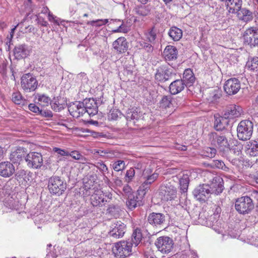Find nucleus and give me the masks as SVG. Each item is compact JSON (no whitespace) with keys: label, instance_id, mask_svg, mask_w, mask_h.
I'll return each instance as SVG.
<instances>
[{"label":"nucleus","instance_id":"obj_41","mask_svg":"<svg viewBox=\"0 0 258 258\" xmlns=\"http://www.w3.org/2000/svg\"><path fill=\"white\" fill-rule=\"evenodd\" d=\"M36 98L37 99V104L41 108L45 109V107L50 105V98L44 94H37Z\"/></svg>","mask_w":258,"mask_h":258},{"label":"nucleus","instance_id":"obj_45","mask_svg":"<svg viewBox=\"0 0 258 258\" xmlns=\"http://www.w3.org/2000/svg\"><path fill=\"white\" fill-rule=\"evenodd\" d=\"M136 13L141 16H146L150 13V9L148 6H140L135 9Z\"/></svg>","mask_w":258,"mask_h":258},{"label":"nucleus","instance_id":"obj_1","mask_svg":"<svg viewBox=\"0 0 258 258\" xmlns=\"http://www.w3.org/2000/svg\"><path fill=\"white\" fill-rule=\"evenodd\" d=\"M67 184L64 179L58 176H52L49 178L48 189L53 195L59 196L62 195L67 189Z\"/></svg>","mask_w":258,"mask_h":258},{"label":"nucleus","instance_id":"obj_46","mask_svg":"<svg viewBox=\"0 0 258 258\" xmlns=\"http://www.w3.org/2000/svg\"><path fill=\"white\" fill-rule=\"evenodd\" d=\"M120 208L117 205L109 204L107 209V213L114 217H117L119 215Z\"/></svg>","mask_w":258,"mask_h":258},{"label":"nucleus","instance_id":"obj_55","mask_svg":"<svg viewBox=\"0 0 258 258\" xmlns=\"http://www.w3.org/2000/svg\"><path fill=\"white\" fill-rule=\"evenodd\" d=\"M51 108L55 111H59L63 108V105L59 102V101L54 100L51 102Z\"/></svg>","mask_w":258,"mask_h":258},{"label":"nucleus","instance_id":"obj_23","mask_svg":"<svg viewBox=\"0 0 258 258\" xmlns=\"http://www.w3.org/2000/svg\"><path fill=\"white\" fill-rule=\"evenodd\" d=\"M14 55L17 59L26 57L29 54V50L26 44H20L16 46L13 50Z\"/></svg>","mask_w":258,"mask_h":258},{"label":"nucleus","instance_id":"obj_7","mask_svg":"<svg viewBox=\"0 0 258 258\" xmlns=\"http://www.w3.org/2000/svg\"><path fill=\"white\" fill-rule=\"evenodd\" d=\"M25 161L29 168L34 169L40 168L43 163L42 155L36 152L28 153L26 156Z\"/></svg>","mask_w":258,"mask_h":258},{"label":"nucleus","instance_id":"obj_5","mask_svg":"<svg viewBox=\"0 0 258 258\" xmlns=\"http://www.w3.org/2000/svg\"><path fill=\"white\" fill-rule=\"evenodd\" d=\"M132 247V244L127 240L121 241L115 243L112 250L116 256L125 258L130 255Z\"/></svg>","mask_w":258,"mask_h":258},{"label":"nucleus","instance_id":"obj_22","mask_svg":"<svg viewBox=\"0 0 258 258\" xmlns=\"http://www.w3.org/2000/svg\"><path fill=\"white\" fill-rule=\"evenodd\" d=\"M91 201L93 207H102L106 203H109V201L104 198V193L102 191L97 192L92 195L91 197Z\"/></svg>","mask_w":258,"mask_h":258},{"label":"nucleus","instance_id":"obj_59","mask_svg":"<svg viewBox=\"0 0 258 258\" xmlns=\"http://www.w3.org/2000/svg\"><path fill=\"white\" fill-rule=\"evenodd\" d=\"M112 32L117 33V32H123L124 33H127L128 31V28L125 25H124L123 24L120 25L117 29L115 30H113Z\"/></svg>","mask_w":258,"mask_h":258},{"label":"nucleus","instance_id":"obj_53","mask_svg":"<svg viewBox=\"0 0 258 258\" xmlns=\"http://www.w3.org/2000/svg\"><path fill=\"white\" fill-rule=\"evenodd\" d=\"M140 46L142 48L145 49L148 52H151L153 50V46L148 43L145 42L144 40H141L139 42Z\"/></svg>","mask_w":258,"mask_h":258},{"label":"nucleus","instance_id":"obj_56","mask_svg":"<svg viewBox=\"0 0 258 258\" xmlns=\"http://www.w3.org/2000/svg\"><path fill=\"white\" fill-rule=\"evenodd\" d=\"M91 153L94 155H98L101 157H105L106 154L109 153L108 150H101V149H93L91 150Z\"/></svg>","mask_w":258,"mask_h":258},{"label":"nucleus","instance_id":"obj_42","mask_svg":"<svg viewBox=\"0 0 258 258\" xmlns=\"http://www.w3.org/2000/svg\"><path fill=\"white\" fill-rule=\"evenodd\" d=\"M173 97L171 95H165L160 101V107L162 108H170L172 105Z\"/></svg>","mask_w":258,"mask_h":258},{"label":"nucleus","instance_id":"obj_27","mask_svg":"<svg viewBox=\"0 0 258 258\" xmlns=\"http://www.w3.org/2000/svg\"><path fill=\"white\" fill-rule=\"evenodd\" d=\"M80 102L73 103L68 106V110L73 117L78 118L84 114V109L82 105L79 104Z\"/></svg>","mask_w":258,"mask_h":258},{"label":"nucleus","instance_id":"obj_43","mask_svg":"<svg viewBox=\"0 0 258 258\" xmlns=\"http://www.w3.org/2000/svg\"><path fill=\"white\" fill-rule=\"evenodd\" d=\"M253 130H236L238 139L242 141L249 140L252 134Z\"/></svg>","mask_w":258,"mask_h":258},{"label":"nucleus","instance_id":"obj_6","mask_svg":"<svg viewBox=\"0 0 258 258\" xmlns=\"http://www.w3.org/2000/svg\"><path fill=\"white\" fill-rule=\"evenodd\" d=\"M158 250L163 253H168L173 247L172 239L168 236L158 237L155 242Z\"/></svg>","mask_w":258,"mask_h":258},{"label":"nucleus","instance_id":"obj_31","mask_svg":"<svg viewBox=\"0 0 258 258\" xmlns=\"http://www.w3.org/2000/svg\"><path fill=\"white\" fill-rule=\"evenodd\" d=\"M143 115V113L141 111V109L138 107H132L128 108L126 111V119L130 120H138Z\"/></svg>","mask_w":258,"mask_h":258},{"label":"nucleus","instance_id":"obj_10","mask_svg":"<svg viewBox=\"0 0 258 258\" xmlns=\"http://www.w3.org/2000/svg\"><path fill=\"white\" fill-rule=\"evenodd\" d=\"M108 235L114 238H120L123 236L126 230V225L120 221L112 223L110 226Z\"/></svg>","mask_w":258,"mask_h":258},{"label":"nucleus","instance_id":"obj_21","mask_svg":"<svg viewBox=\"0 0 258 258\" xmlns=\"http://www.w3.org/2000/svg\"><path fill=\"white\" fill-rule=\"evenodd\" d=\"M138 196L137 194H130L128 195L126 201V205L130 210H133L136 207H140L143 205L142 201Z\"/></svg>","mask_w":258,"mask_h":258},{"label":"nucleus","instance_id":"obj_19","mask_svg":"<svg viewBox=\"0 0 258 258\" xmlns=\"http://www.w3.org/2000/svg\"><path fill=\"white\" fill-rule=\"evenodd\" d=\"M160 193L162 200L171 201L176 198L177 190L173 186H165L161 188Z\"/></svg>","mask_w":258,"mask_h":258},{"label":"nucleus","instance_id":"obj_20","mask_svg":"<svg viewBox=\"0 0 258 258\" xmlns=\"http://www.w3.org/2000/svg\"><path fill=\"white\" fill-rule=\"evenodd\" d=\"M15 172L13 164L10 162H2L0 163V175L4 177H9Z\"/></svg>","mask_w":258,"mask_h":258},{"label":"nucleus","instance_id":"obj_18","mask_svg":"<svg viewBox=\"0 0 258 258\" xmlns=\"http://www.w3.org/2000/svg\"><path fill=\"white\" fill-rule=\"evenodd\" d=\"M112 47L117 54H122L127 50L128 43L125 37H120L113 42Z\"/></svg>","mask_w":258,"mask_h":258},{"label":"nucleus","instance_id":"obj_50","mask_svg":"<svg viewBox=\"0 0 258 258\" xmlns=\"http://www.w3.org/2000/svg\"><path fill=\"white\" fill-rule=\"evenodd\" d=\"M69 156H71L75 160H81L83 161H86V158L81 155L79 151H73L71 152H69Z\"/></svg>","mask_w":258,"mask_h":258},{"label":"nucleus","instance_id":"obj_17","mask_svg":"<svg viewBox=\"0 0 258 258\" xmlns=\"http://www.w3.org/2000/svg\"><path fill=\"white\" fill-rule=\"evenodd\" d=\"M149 223L153 226L160 227L165 224V216L162 213L153 212L147 218Z\"/></svg>","mask_w":258,"mask_h":258},{"label":"nucleus","instance_id":"obj_34","mask_svg":"<svg viewBox=\"0 0 258 258\" xmlns=\"http://www.w3.org/2000/svg\"><path fill=\"white\" fill-rule=\"evenodd\" d=\"M163 55L166 60H174L177 58V50L175 46L168 45L163 51Z\"/></svg>","mask_w":258,"mask_h":258},{"label":"nucleus","instance_id":"obj_25","mask_svg":"<svg viewBox=\"0 0 258 258\" xmlns=\"http://www.w3.org/2000/svg\"><path fill=\"white\" fill-rule=\"evenodd\" d=\"M214 118V127L215 129H229L232 127L229 123V120L224 116H220L219 114H215Z\"/></svg>","mask_w":258,"mask_h":258},{"label":"nucleus","instance_id":"obj_52","mask_svg":"<svg viewBox=\"0 0 258 258\" xmlns=\"http://www.w3.org/2000/svg\"><path fill=\"white\" fill-rule=\"evenodd\" d=\"M120 112L116 109H111L110 110L108 117L109 120H116L118 117L119 115H120Z\"/></svg>","mask_w":258,"mask_h":258},{"label":"nucleus","instance_id":"obj_16","mask_svg":"<svg viewBox=\"0 0 258 258\" xmlns=\"http://www.w3.org/2000/svg\"><path fill=\"white\" fill-rule=\"evenodd\" d=\"M242 113V109L240 106L230 104L226 107L223 115L227 119H232L240 116Z\"/></svg>","mask_w":258,"mask_h":258},{"label":"nucleus","instance_id":"obj_64","mask_svg":"<svg viewBox=\"0 0 258 258\" xmlns=\"http://www.w3.org/2000/svg\"><path fill=\"white\" fill-rule=\"evenodd\" d=\"M92 25H95L97 27H100L103 25L102 19H98L96 21H92L89 23Z\"/></svg>","mask_w":258,"mask_h":258},{"label":"nucleus","instance_id":"obj_33","mask_svg":"<svg viewBox=\"0 0 258 258\" xmlns=\"http://www.w3.org/2000/svg\"><path fill=\"white\" fill-rule=\"evenodd\" d=\"M185 84L186 87H190L193 85L195 82L196 78L195 75L190 69L184 70L183 74V78L181 79Z\"/></svg>","mask_w":258,"mask_h":258},{"label":"nucleus","instance_id":"obj_24","mask_svg":"<svg viewBox=\"0 0 258 258\" xmlns=\"http://www.w3.org/2000/svg\"><path fill=\"white\" fill-rule=\"evenodd\" d=\"M229 13L234 14L238 12L242 7V0H227L225 3Z\"/></svg>","mask_w":258,"mask_h":258},{"label":"nucleus","instance_id":"obj_49","mask_svg":"<svg viewBox=\"0 0 258 258\" xmlns=\"http://www.w3.org/2000/svg\"><path fill=\"white\" fill-rule=\"evenodd\" d=\"M147 39L151 43H154L156 38V33L155 27H153L148 32L145 33Z\"/></svg>","mask_w":258,"mask_h":258},{"label":"nucleus","instance_id":"obj_48","mask_svg":"<svg viewBox=\"0 0 258 258\" xmlns=\"http://www.w3.org/2000/svg\"><path fill=\"white\" fill-rule=\"evenodd\" d=\"M253 123L249 119L242 120L238 124L237 129H252Z\"/></svg>","mask_w":258,"mask_h":258},{"label":"nucleus","instance_id":"obj_57","mask_svg":"<svg viewBox=\"0 0 258 258\" xmlns=\"http://www.w3.org/2000/svg\"><path fill=\"white\" fill-rule=\"evenodd\" d=\"M135 171L134 168H131L129 170H127L125 174V180L127 182L132 180L135 176Z\"/></svg>","mask_w":258,"mask_h":258},{"label":"nucleus","instance_id":"obj_13","mask_svg":"<svg viewBox=\"0 0 258 258\" xmlns=\"http://www.w3.org/2000/svg\"><path fill=\"white\" fill-rule=\"evenodd\" d=\"M193 195L195 198L199 201H206L212 194L209 190V185L206 184H200L193 190Z\"/></svg>","mask_w":258,"mask_h":258},{"label":"nucleus","instance_id":"obj_12","mask_svg":"<svg viewBox=\"0 0 258 258\" xmlns=\"http://www.w3.org/2000/svg\"><path fill=\"white\" fill-rule=\"evenodd\" d=\"M28 154V150L26 148L18 147L12 151L9 159L14 164H20V163L25 160L26 156Z\"/></svg>","mask_w":258,"mask_h":258},{"label":"nucleus","instance_id":"obj_54","mask_svg":"<svg viewBox=\"0 0 258 258\" xmlns=\"http://www.w3.org/2000/svg\"><path fill=\"white\" fill-rule=\"evenodd\" d=\"M213 166L216 167L221 169L224 171H227L228 168L227 167L224 162L222 160H216L213 161Z\"/></svg>","mask_w":258,"mask_h":258},{"label":"nucleus","instance_id":"obj_28","mask_svg":"<svg viewBox=\"0 0 258 258\" xmlns=\"http://www.w3.org/2000/svg\"><path fill=\"white\" fill-rule=\"evenodd\" d=\"M185 84L180 79L173 81L169 85V92L172 95H176L181 92L185 88Z\"/></svg>","mask_w":258,"mask_h":258},{"label":"nucleus","instance_id":"obj_3","mask_svg":"<svg viewBox=\"0 0 258 258\" xmlns=\"http://www.w3.org/2000/svg\"><path fill=\"white\" fill-rule=\"evenodd\" d=\"M143 176L145 181L139 187L138 190V195L144 196L150 189V185L153 183L158 178V174L157 173H152V170L148 167L144 169L143 172Z\"/></svg>","mask_w":258,"mask_h":258},{"label":"nucleus","instance_id":"obj_14","mask_svg":"<svg viewBox=\"0 0 258 258\" xmlns=\"http://www.w3.org/2000/svg\"><path fill=\"white\" fill-rule=\"evenodd\" d=\"M79 104L84 109V113L87 112L90 115L93 116L98 113V106L93 98H86Z\"/></svg>","mask_w":258,"mask_h":258},{"label":"nucleus","instance_id":"obj_9","mask_svg":"<svg viewBox=\"0 0 258 258\" xmlns=\"http://www.w3.org/2000/svg\"><path fill=\"white\" fill-rule=\"evenodd\" d=\"M244 42L251 47L258 45V28L250 27L244 32Z\"/></svg>","mask_w":258,"mask_h":258},{"label":"nucleus","instance_id":"obj_15","mask_svg":"<svg viewBox=\"0 0 258 258\" xmlns=\"http://www.w3.org/2000/svg\"><path fill=\"white\" fill-rule=\"evenodd\" d=\"M209 185V190L212 194L218 195L222 192L224 189L223 180L218 176L213 178L210 184H206Z\"/></svg>","mask_w":258,"mask_h":258},{"label":"nucleus","instance_id":"obj_60","mask_svg":"<svg viewBox=\"0 0 258 258\" xmlns=\"http://www.w3.org/2000/svg\"><path fill=\"white\" fill-rule=\"evenodd\" d=\"M96 167L102 172H106L108 171V168L106 165L103 162H98Z\"/></svg>","mask_w":258,"mask_h":258},{"label":"nucleus","instance_id":"obj_38","mask_svg":"<svg viewBox=\"0 0 258 258\" xmlns=\"http://www.w3.org/2000/svg\"><path fill=\"white\" fill-rule=\"evenodd\" d=\"M247 69L255 73H258V57H250L246 62Z\"/></svg>","mask_w":258,"mask_h":258},{"label":"nucleus","instance_id":"obj_4","mask_svg":"<svg viewBox=\"0 0 258 258\" xmlns=\"http://www.w3.org/2000/svg\"><path fill=\"white\" fill-rule=\"evenodd\" d=\"M21 85L25 92H31L37 89L38 83L35 76L30 73H27L24 74L21 77Z\"/></svg>","mask_w":258,"mask_h":258},{"label":"nucleus","instance_id":"obj_44","mask_svg":"<svg viewBox=\"0 0 258 258\" xmlns=\"http://www.w3.org/2000/svg\"><path fill=\"white\" fill-rule=\"evenodd\" d=\"M12 100L16 104L22 105L25 104L26 101L19 92H14L12 94Z\"/></svg>","mask_w":258,"mask_h":258},{"label":"nucleus","instance_id":"obj_32","mask_svg":"<svg viewBox=\"0 0 258 258\" xmlns=\"http://www.w3.org/2000/svg\"><path fill=\"white\" fill-rule=\"evenodd\" d=\"M29 109L34 113H37L44 117H51L52 116V112L47 109L40 108L35 104L30 103L28 105Z\"/></svg>","mask_w":258,"mask_h":258},{"label":"nucleus","instance_id":"obj_51","mask_svg":"<svg viewBox=\"0 0 258 258\" xmlns=\"http://www.w3.org/2000/svg\"><path fill=\"white\" fill-rule=\"evenodd\" d=\"M125 168V163L123 161L118 160L113 165V169L117 172L122 171Z\"/></svg>","mask_w":258,"mask_h":258},{"label":"nucleus","instance_id":"obj_47","mask_svg":"<svg viewBox=\"0 0 258 258\" xmlns=\"http://www.w3.org/2000/svg\"><path fill=\"white\" fill-rule=\"evenodd\" d=\"M217 153V150L214 148L206 147L202 151V155L204 156L213 158Z\"/></svg>","mask_w":258,"mask_h":258},{"label":"nucleus","instance_id":"obj_58","mask_svg":"<svg viewBox=\"0 0 258 258\" xmlns=\"http://www.w3.org/2000/svg\"><path fill=\"white\" fill-rule=\"evenodd\" d=\"M52 151L62 156H69V151L63 150V149H61L60 148H58L57 147H54L52 149Z\"/></svg>","mask_w":258,"mask_h":258},{"label":"nucleus","instance_id":"obj_30","mask_svg":"<svg viewBox=\"0 0 258 258\" xmlns=\"http://www.w3.org/2000/svg\"><path fill=\"white\" fill-rule=\"evenodd\" d=\"M190 175V173L189 171H185L179 178V182L180 189L182 193H185L187 191L189 183Z\"/></svg>","mask_w":258,"mask_h":258},{"label":"nucleus","instance_id":"obj_62","mask_svg":"<svg viewBox=\"0 0 258 258\" xmlns=\"http://www.w3.org/2000/svg\"><path fill=\"white\" fill-rule=\"evenodd\" d=\"M48 19L50 22H52L58 25L59 24V22L58 19H57L56 17L53 16L50 12H49L48 14Z\"/></svg>","mask_w":258,"mask_h":258},{"label":"nucleus","instance_id":"obj_29","mask_svg":"<svg viewBox=\"0 0 258 258\" xmlns=\"http://www.w3.org/2000/svg\"><path fill=\"white\" fill-rule=\"evenodd\" d=\"M143 238L142 230L137 227L134 229L131 239L127 240L132 244V246L137 247L141 242Z\"/></svg>","mask_w":258,"mask_h":258},{"label":"nucleus","instance_id":"obj_40","mask_svg":"<svg viewBox=\"0 0 258 258\" xmlns=\"http://www.w3.org/2000/svg\"><path fill=\"white\" fill-rule=\"evenodd\" d=\"M32 173L30 171H26L21 169L16 172L15 174L16 179L18 181L23 179L25 181L28 182L32 179Z\"/></svg>","mask_w":258,"mask_h":258},{"label":"nucleus","instance_id":"obj_61","mask_svg":"<svg viewBox=\"0 0 258 258\" xmlns=\"http://www.w3.org/2000/svg\"><path fill=\"white\" fill-rule=\"evenodd\" d=\"M83 134L84 133H90L94 138H98L99 137H104V135L102 133H96L95 132H91L90 130H80Z\"/></svg>","mask_w":258,"mask_h":258},{"label":"nucleus","instance_id":"obj_2","mask_svg":"<svg viewBox=\"0 0 258 258\" xmlns=\"http://www.w3.org/2000/svg\"><path fill=\"white\" fill-rule=\"evenodd\" d=\"M235 208L240 214H248L254 209L253 200L248 196H242L236 200Z\"/></svg>","mask_w":258,"mask_h":258},{"label":"nucleus","instance_id":"obj_63","mask_svg":"<svg viewBox=\"0 0 258 258\" xmlns=\"http://www.w3.org/2000/svg\"><path fill=\"white\" fill-rule=\"evenodd\" d=\"M112 176L113 177L112 180L114 181L115 184L117 186H121L122 185V181L120 179L117 175H114L113 173H112Z\"/></svg>","mask_w":258,"mask_h":258},{"label":"nucleus","instance_id":"obj_26","mask_svg":"<svg viewBox=\"0 0 258 258\" xmlns=\"http://www.w3.org/2000/svg\"><path fill=\"white\" fill-rule=\"evenodd\" d=\"M217 147L219 151L225 154L228 151L230 143L228 142L227 139L224 136H217L215 138Z\"/></svg>","mask_w":258,"mask_h":258},{"label":"nucleus","instance_id":"obj_37","mask_svg":"<svg viewBox=\"0 0 258 258\" xmlns=\"http://www.w3.org/2000/svg\"><path fill=\"white\" fill-rule=\"evenodd\" d=\"M243 145L237 140H233L231 142L228 151L232 152L234 155L239 156L242 155Z\"/></svg>","mask_w":258,"mask_h":258},{"label":"nucleus","instance_id":"obj_35","mask_svg":"<svg viewBox=\"0 0 258 258\" xmlns=\"http://www.w3.org/2000/svg\"><path fill=\"white\" fill-rule=\"evenodd\" d=\"M245 152L250 156H256L258 155V143L255 141L246 143L245 146Z\"/></svg>","mask_w":258,"mask_h":258},{"label":"nucleus","instance_id":"obj_11","mask_svg":"<svg viewBox=\"0 0 258 258\" xmlns=\"http://www.w3.org/2000/svg\"><path fill=\"white\" fill-rule=\"evenodd\" d=\"M241 88L240 81L235 78H232L227 80L224 85V89L228 95H235Z\"/></svg>","mask_w":258,"mask_h":258},{"label":"nucleus","instance_id":"obj_36","mask_svg":"<svg viewBox=\"0 0 258 258\" xmlns=\"http://www.w3.org/2000/svg\"><path fill=\"white\" fill-rule=\"evenodd\" d=\"M236 14L239 19L244 22H250L253 18L252 12L245 8L241 7L240 10Z\"/></svg>","mask_w":258,"mask_h":258},{"label":"nucleus","instance_id":"obj_39","mask_svg":"<svg viewBox=\"0 0 258 258\" xmlns=\"http://www.w3.org/2000/svg\"><path fill=\"white\" fill-rule=\"evenodd\" d=\"M168 34L171 39L174 41H177L182 36V31L177 27L173 26L170 28Z\"/></svg>","mask_w":258,"mask_h":258},{"label":"nucleus","instance_id":"obj_8","mask_svg":"<svg viewBox=\"0 0 258 258\" xmlns=\"http://www.w3.org/2000/svg\"><path fill=\"white\" fill-rule=\"evenodd\" d=\"M172 76V70L167 64L161 65L156 69L155 79L159 83H164Z\"/></svg>","mask_w":258,"mask_h":258}]
</instances>
